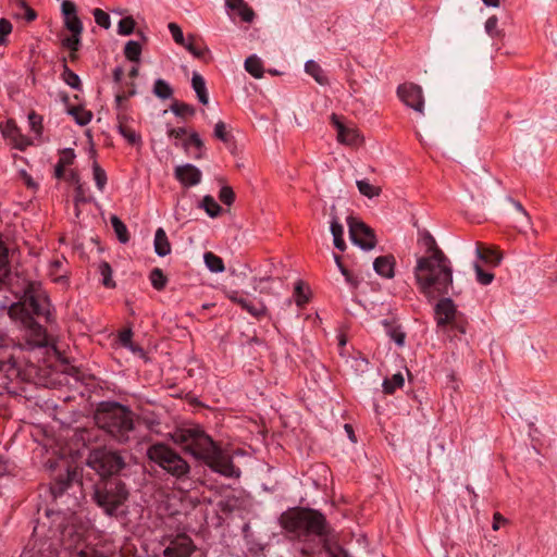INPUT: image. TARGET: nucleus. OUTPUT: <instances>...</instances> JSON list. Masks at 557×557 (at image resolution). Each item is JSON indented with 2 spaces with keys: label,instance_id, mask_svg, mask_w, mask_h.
Returning a JSON list of instances; mask_svg holds the SVG:
<instances>
[{
  "label": "nucleus",
  "instance_id": "nucleus-1",
  "mask_svg": "<svg viewBox=\"0 0 557 557\" xmlns=\"http://www.w3.org/2000/svg\"><path fill=\"white\" fill-rule=\"evenodd\" d=\"M173 441L196 459L203 460L213 471L227 476L238 478L240 471L232 458L200 428L187 426L178 429L173 434Z\"/></svg>",
  "mask_w": 557,
  "mask_h": 557
},
{
  "label": "nucleus",
  "instance_id": "nucleus-2",
  "mask_svg": "<svg viewBox=\"0 0 557 557\" xmlns=\"http://www.w3.org/2000/svg\"><path fill=\"white\" fill-rule=\"evenodd\" d=\"M413 274L420 293L429 300L447 295L453 285L450 261L442 250L418 258Z\"/></svg>",
  "mask_w": 557,
  "mask_h": 557
},
{
  "label": "nucleus",
  "instance_id": "nucleus-3",
  "mask_svg": "<svg viewBox=\"0 0 557 557\" xmlns=\"http://www.w3.org/2000/svg\"><path fill=\"white\" fill-rule=\"evenodd\" d=\"M49 307V300L39 285L29 283L21 301L12 305L9 313L11 317L20 319L23 325L37 337L36 342L41 346L45 341V330L34 320L32 314L48 317L50 313Z\"/></svg>",
  "mask_w": 557,
  "mask_h": 557
},
{
  "label": "nucleus",
  "instance_id": "nucleus-4",
  "mask_svg": "<svg viewBox=\"0 0 557 557\" xmlns=\"http://www.w3.org/2000/svg\"><path fill=\"white\" fill-rule=\"evenodd\" d=\"M95 423L113 440L128 443L135 431L134 414L119 403H102L95 413Z\"/></svg>",
  "mask_w": 557,
  "mask_h": 557
},
{
  "label": "nucleus",
  "instance_id": "nucleus-5",
  "mask_svg": "<svg viewBox=\"0 0 557 557\" xmlns=\"http://www.w3.org/2000/svg\"><path fill=\"white\" fill-rule=\"evenodd\" d=\"M280 523L286 532L297 537L314 535L325 539L330 533L325 517L320 511L310 508L288 509L281 515Z\"/></svg>",
  "mask_w": 557,
  "mask_h": 557
},
{
  "label": "nucleus",
  "instance_id": "nucleus-6",
  "mask_svg": "<svg viewBox=\"0 0 557 557\" xmlns=\"http://www.w3.org/2000/svg\"><path fill=\"white\" fill-rule=\"evenodd\" d=\"M127 497L125 484L117 479L101 481L94 486L92 499L108 516H115Z\"/></svg>",
  "mask_w": 557,
  "mask_h": 557
},
{
  "label": "nucleus",
  "instance_id": "nucleus-7",
  "mask_svg": "<svg viewBox=\"0 0 557 557\" xmlns=\"http://www.w3.org/2000/svg\"><path fill=\"white\" fill-rule=\"evenodd\" d=\"M86 466L94 470L101 481H107L108 478L120 474L126 467V461L120 453L98 447L89 451Z\"/></svg>",
  "mask_w": 557,
  "mask_h": 557
},
{
  "label": "nucleus",
  "instance_id": "nucleus-8",
  "mask_svg": "<svg viewBox=\"0 0 557 557\" xmlns=\"http://www.w3.org/2000/svg\"><path fill=\"white\" fill-rule=\"evenodd\" d=\"M149 460L176 479L187 478L190 467L188 462L175 450L165 444L158 443L147 449Z\"/></svg>",
  "mask_w": 557,
  "mask_h": 557
},
{
  "label": "nucleus",
  "instance_id": "nucleus-9",
  "mask_svg": "<svg viewBox=\"0 0 557 557\" xmlns=\"http://www.w3.org/2000/svg\"><path fill=\"white\" fill-rule=\"evenodd\" d=\"M61 12L64 17V26L71 33L62 39L61 44L71 51V59H76V52L81 47V37L84 30L83 22L77 15V8L71 0H63L61 3Z\"/></svg>",
  "mask_w": 557,
  "mask_h": 557
},
{
  "label": "nucleus",
  "instance_id": "nucleus-10",
  "mask_svg": "<svg viewBox=\"0 0 557 557\" xmlns=\"http://www.w3.org/2000/svg\"><path fill=\"white\" fill-rule=\"evenodd\" d=\"M351 242L363 250H372L376 246L374 231L354 216L347 219Z\"/></svg>",
  "mask_w": 557,
  "mask_h": 557
},
{
  "label": "nucleus",
  "instance_id": "nucleus-11",
  "mask_svg": "<svg viewBox=\"0 0 557 557\" xmlns=\"http://www.w3.org/2000/svg\"><path fill=\"white\" fill-rule=\"evenodd\" d=\"M397 95L407 107L413 109L420 114L424 113L423 91L419 85L412 83L399 85L397 88Z\"/></svg>",
  "mask_w": 557,
  "mask_h": 557
},
{
  "label": "nucleus",
  "instance_id": "nucleus-12",
  "mask_svg": "<svg viewBox=\"0 0 557 557\" xmlns=\"http://www.w3.org/2000/svg\"><path fill=\"white\" fill-rule=\"evenodd\" d=\"M331 122L337 131V141L342 145L357 147L363 143V137L359 129L352 124H345L339 116L333 113Z\"/></svg>",
  "mask_w": 557,
  "mask_h": 557
},
{
  "label": "nucleus",
  "instance_id": "nucleus-13",
  "mask_svg": "<svg viewBox=\"0 0 557 557\" xmlns=\"http://www.w3.org/2000/svg\"><path fill=\"white\" fill-rule=\"evenodd\" d=\"M196 546L186 534H177L169 540V545L163 549V557H190Z\"/></svg>",
  "mask_w": 557,
  "mask_h": 557
},
{
  "label": "nucleus",
  "instance_id": "nucleus-14",
  "mask_svg": "<svg viewBox=\"0 0 557 557\" xmlns=\"http://www.w3.org/2000/svg\"><path fill=\"white\" fill-rule=\"evenodd\" d=\"M435 312V320L437 323V326L441 329L446 327L447 324H450L454 322L456 318V306L454 301L448 298H442L434 308Z\"/></svg>",
  "mask_w": 557,
  "mask_h": 557
},
{
  "label": "nucleus",
  "instance_id": "nucleus-15",
  "mask_svg": "<svg viewBox=\"0 0 557 557\" xmlns=\"http://www.w3.org/2000/svg\"><path fill=\"white\" fill-rule=\"evenodd\" d=\"M174 175L185 187L198 185L202 177L201 171L190 163L177 165L175 168Z\"/></svg>",
  "mask_w": 557,
  "mask_h": 557
},
{
  "label": "nucleus",
  "instance_id": "nucleus-16",
  "mask_svg": "<svg viewBox=\"0 0 557 557\" xmlns=\"http://www.w3.org/2000/svg\"><path fill=\"white\" fill-rule=\"evenodd\" d=\"M395 258L392 255L375 258L373 262L374 271L382 277L393 278L395 275Z\"/></svg>",
  "mask_w": 557,
  "mask_h": 557
},
{
  "label": "nucleus",
  "instance_id": "nucleus-17",
  "mask_svg": "<svg viewBox=\"0 0 557 557\" xmlns=\"http://www.w3.org/2000/svg\"><path fill=\"white\" fill-rule=\"evenodd\" d=\"M331 233L333 235V243L338 250L344 251L346 249V244L343 238L344 227L339 223V219L336 214V207L334 205L331 207Z\"/></svg>",
  "mask_w": 557,
  "mask_h": 557
},
{
  "label": "nucleus",
  "instance_id": "nucleus-18",
  "mask_svg": "<svg viewBox=\"0 0 557 557\" xmlns=\"http://www.w3.org/2000/svg\"><path fill=\"white\" fill-rule=\"evenodd\" d=\"M225 7L231 11H236L246 23H251L255 20L253 10L244 0H226Z\"/></svg>",
  "mask_w": 557,
  "mask_h": 557
},
{
  "label": "nucleus",
  "instance_id": "nucleus-19",
  "mask_svg": "<svg viewBox=\"0 0 557 557\" xmlns=\"http://www.w3.org/2000/svg\"><path fill=\"white\" fill-rule=\"evenodd\" d=\"M77 480L76 471L67 470L65 476L58 479L51 485V493L54 498L60 497L64 494V492L70 488L74 481Z\"/></svg>",
  "mask_w": 557,
  "mask_h": 557
},
{
  "label": "nucleus",
  "instance_id": "nucleus-20",
  "mask_svg": "<svg viewBox=\"0 0 557 557\" xmlns=\"http://www.w3.org/2000/svg\"><path fill=\"white\" fill-rule=\"evenodd\" d=\"M154 251L159 257L168 256L171 252V244L162 227H159L154 234Z\"/></svg>",
  "mask_w": 557,
  "mask_h": 557
},
{
  "label": "nucleus",
  "instance_id": "nucleus-21",
  "mask_svg": "<svg viewBox=\"0 0 557 557\" xmlns=\"http://www.w3.org/2000/svg\"><path fill=\"white\" fill-rule=\"evenodd\" d=\"M191 86L197 95L198 100L202 104H208L209 97H208V91H207V87H206V82L200 74H198L196 72L193 74Z\"/></svg>",
  "mask_w": 557,
  "mask_h": 557
},
{
  "label": "nucleus",
  "instance_id": "nucleus-22",
  "mask_svg": "<svg viewBox=\"0 0 557 557\" xmlns=\"http://www.w3.org/2000/svg\"><path fill=\"white\" fill-rule=\"evenodd\" d=\"M305 71L320 85L327 84V78L324 75L322 67L313 60H309L305 64Z\"/></svg>",
  "mask_w": 557,
  "mask_h": 557
},
{
  "label": "nucleus",
  "instance_id": "nucleus-23",
  "mask_svg": "<svg viewBox=\"0 0 557 557\" xmlns=\"http://www.w3.org/2000/svg\"><path fill=\"white\" fill-rule=\"evenodd\" d=\"M475 253H476L478 259H480L486 263H491L493 265H498L502 261L500 253H498L490 248L482 249L478 244L475 247Z\"/></svg>",
  "mask_w": 557,
  "mask_h": 557
},
{
  "label": "nucleus",
  "instance_id": "nucleus-24",
  "mask_svg": "<svg viewBox=\"0 0 557 557\" xmlns=\"http://www.w3.org/2000/svg\"><path fill=\"white\" fill-rule=\"evenodd\" d=\"M67 113L72 115L75 122L81 126L87 125L92 117V113L82 107H71L67 109Z\"/></svg>",
  "mask_w": 557,
  "mask_h": 557
},
{
  "label": "nucleus",
  "instance_id": "nucleus-25",
  "mask_svg": "<svg viewBox=\"0 0 557 557\" xmlns=\"http://www.w3.org/2000/svg\"><path fill=\"white\" fill-rule=\"evenodd\" d=\"M245 70L256 78L263 76V66L257 55H250L245 60Z\"/></svg>",
  "mask_w": 557,
  "mask_h": 557
},
{
  "label": "nucleus",
  "instance_id": "nucleus-26",
  "mask_svg": "<svg viewBox=\"0 0 557 557\" xmlns=\"http://www.w3.org/2000/svg\"><path fill=\"white\" fill-rule=\"evenodd\" d=\"M199 207L202 208L210 218H216L222 212L221 206L210 195H207L202 198Z\"/></svg>",
  "mask_w": 557,
  "mask_h": 557
},
{
  "label": "nucleus",
  "instance_id": "nucleus-27",
  "mask_svg": "<svg viewBox=\"0 0 557 557\" xmlns=\"http://www.w3.org/2000/svg\"><path fill=\"white\" fill-rule=\"evenodd\" d=\"M203 260L207 268L213 273H221L225 269L223 260L211 251L203 255Z\"/></svg>",
  "mask_w": 557,
  "mask_h": 557
},
{
  "label": "nucleus",
  "instance_id": "nucleus-28",
  "mask_svg": "<svg viewBox=\"0 0 557 557\" xmlns=\"http://www.w3.org/2000/svg\"><path fill=\"white\" fill-rule=\"evenodd\" d=\"M110 222L119 240L122 244H126L129 240V235L126 225L116 215H112L110 218Z\"/></svg>",
  "mask_w": 557,
  "mask_h": 557
},
{
  "label": "nucleus",
  "instance_id": "nucleus-29",
  "mask_svg": "<svg viewBox=\"0 0 557 557\" xmlns=\"http://www.w3.org/2000/svg\"><path fill=\"white\" fill-rule=\"evenodd\" d=\"M384 325H385V329H386V332L388 334V336L399 346V347H403L405 345V338H406V334L405 332L400 329L399 325H395L391 322H387V321H384Z\"/></svg>",
  "mask_w": 557,
  "mask_h": 557
},
{
  "label": "nucleus",
  "instance_id": "nucleus-30",
  "mask_svg": "<svg viewBox=\"0 0 557 557\" xmlns=\"http://www.w3.org/2000/svg\"><path fill=\"white\" fill-rule=\"evenodd\" d=\"M356 185L358 187L359 193L370 199L379 197L382 191L381 187L374 186L366 180L357 181Z\"/></svg>",
  "mask_w": 557,
  "mask_h": 557
},
{
  "label": "nucleus",
  "instance_id": "nucleus-31",
  "mask_svg": "<svg viewBox=\"0 0 557 557\" xmlns=\"http://www.w3.org/2000/svg\"><path fill=\"white\" fill-rule=\"evenodd\" d=\"M61 541L64 548L70 550L73 547H77V544L81 541V535L75 533L73 528H65L62 531Z\"/></svg>",
  "mask_w": 557,
  "mask_h": 557
},
{
  "label": "nucleus",
  "instance_id": "nucleus-32",
  "mask_svg": "<svg viewBox=\"0 0 557 557\" xmlns=\"http://www.w3.org/2000/svg\"><path fill=\"white\" fill-rule=\"evenodd\" d=\"M10 274L8 249L0 243V287L5 284V280Z\"/></svg>",
  "mask_w": 557,
  "mask_h": 557
},
{
  "label": "nucleus",
  "instance_id": "nucleus-33",
  "mask_svg": "<svg viewBox=\"0 0 557 557\" xmlns=\"http://www.w3.org/2000/svg\"><path fill=\"white\" fill-rule=\"evenodd\" d=\"M124 54L132 62H139L141 54V46L138 41L129 40L124 47Z\"/></svg>",
  "mask_w": 557,
  "mask_h": 557
},
{
  "label": "nucleus",
  "instance_id": "nucleus-34",
  "mask_svg": "<svg viewBox=\"0 0 557 557\" xmlns=\"http://www.w3.org/2000/svg\"><path fill=\"white\" fill-rule=\"evenodd\" d=\"M153 94L160 99H169L173 95V89L164 79L158 78L153 85Z\"/></svg>",
  "mask_w": 557,
  "mask_h": 557
},
{
  "label": "nucleus",
  "instance_id": "nucleus-35",
  "mask_svg": "<svg viewBox=\"0 0 557 557\" xmlns=\"http://www.w3.org/2000/svg\"><path fill=\"white\" fill-rule=\"evenodd\" d=\"M404 385V376L400 372L394 374L392 379H386L383 382V389L387 394H392L396 388Z\"/></svg>",
  "mask_w": 557,
  "mask_h": 557
},
{
  "label": "nucleus",
  "instance_id": "nucleus-36",
  "mask_svg": "<svg viewBox=\"0 0 557 557\" xmlns=\"http://www.w3.org/2000/svg\"><path fill=\"white\" fill-rule=\"evenodd\" d=\"M150 282H151V285L153 286V288H156L157 290H161L165 287L168 278L163 274L161 269L154 268L150 272Z\"/></svg>",
  "mask_w": 557,
  "mask_h": 557
},
{
  "label": "nucleus",
  "instance_id": "nucleus-37",
  "mask_svg": "<svg viewBox=\"0 0 557 557\" xmlns=\"http://www.w3.org/2000/svg\"><path fill=\"white\" fill-rule=\"evenodd\" d=\"M62 78L72 88L77 90L81 89L82 84L78 75L72 72L65 63L63 65Z\"/></svg>",
  "mask_w": 557,
  "mask_h": 557
},
{
  "label": "nucleus",
  "instance_id": "nucleus-38",
  "mask_svg": "<svg viewBox=\"0 0 557 557\" xmlns=\"http://www.w3.org/2000/svg\"><path fill=\"white\" fill-rule=\"evenodd\" d=\"M99 272L102 276V284L108 287V288H112L115 286V283L114 281L112 280V269L110 267V264L106 261H102L100 264H99Z\"/></svg>",
  "mask_w": 557,
  "mask_h": 557
},
{
  "label": "nucleus",
  "instance_id": "nucleus-39",
  "mask_svg": "<svg viewBox=\"0 0 557 557\" xmlns=\"http://www.w3.org/2000/svg\"><path fill=\"white\" fill-rule=\"evenodd\" d=\"M171 111L177 116L194 115L196 112L193 106L178 101L171 104Z\"/></svg>",
  "mask_w": 557,
  "mask_h": 557
},
{
  "label": "nucleus",
  "instance_id": "nucleus-40",
  "mask_svg": "<svg viewBox=\"0 0 557 557\" xmlns=\"http://www.w3.org/2000/svg\"><path fill=\"white\" fill-rule=\"evenodd\" d=\"M92 173H94V180L96 182L97 188L100 191H102L107 184V174H106L104 170L97 162H94Z\"/></svg>",
  "mask_w": 557,
  "mask_h": 557
},
{
  "label": "nucleus",
  "instance_id": "nucleus-41",
  "mask_svg": "<svg viewBox=\"0 0 557 557\" xmlns=\"http://www.w3.org/2000/svg\"><path fill=\"white\" fill-rule=\"evenodd\" d=\"M119 133L127 140L129 145L133 146H140L141 145V136L136 133L133 128L129 126L119 128Z\"/></svg>",
  "mask_w": 557,
  "mask_h": 557
},
{
  "label": "nucleus",
  "instance_id": "nucleus-42",
  "mask_svg": "<svg viewBox=\"0 0 557 557\" xmlns=\"http://www.w3.org/2000/svg\"><path fill=\"white\" fill-rule=\"evenodd\" d=\"M136 22L132 16H126L119 22L117 32L120 35H131L135 29Z\"/></svg>",
  "mask_w": 557,
  "mask_h": 557
},
{
  "label": "nucleus",
  "instance_id": "nucleus-43",
  "mask_svg": "<svg viewBox=\"0 0 557 557\" xmlns=\"http://www.w3.org/2000/svg\"><path fill=\"white\" fill-rule=\"evenodd\" d=\"M92 15L95 17V22L100 27L104 29H109L111 27L110 15L101 9H94Z\"/></svg>",
  "mask_w": 557,
  "mask_h": 557
},
{
  "label": "nucleus",
  "instance_id": "nucleus-44",
  "mask_svg": "<svg viewBox=\"0 0 557 557\" xmlns=\"http://www.w3.org/2000/svg\"><path fill=\"white\" fill-rule=\"evenodd\" d=\"M295 300L298 307L304 306L309 300V295L301 281H298L295 285Z\"/></svg>",
  "mask_w": 557,
  "mask_h": 557
},
{
  "label": "nucleus",
  "instance_id": "nucleus-45",
  "mask_svg": "<svg viewBox=\"0 0 557 557\" xmlns=\"http://www.w3.org/2000/svg\"><path fill=\"white\" fill-rule=\"evenodd\" d=\"M195 39L194 35H188V42L184 45V47L195 57L198 59H202L206 53L209 52L207 48L200 49L196 47L193 41Z\"/></svg>",
  "mask_w": 557,
  "mask_h": 557
},
{
  "label": "nucleus",
  "instance_id": "nucleus-46",
  "mask_svg": "<svg viewBox=\"0 0 557 557\" xmlns=\"http://www.w3.org/2000/svg\"><path fill=\"white\" fill-rule=\"evenodd\" d=\"M485 32L491 37H498L500 36L502 32L498 29V18L497 16L493 15L488 17L485 22Z\"/></svg>",
  "mask_w": 557,
  "mask_h": 557
},
{
  "label": "nucleus",
  "instance_id": "nucleus-47",
  "mask_svg": "<svg viewBox=\"0 0 557 557\" xmlns=\"http://www.w3.org/2000/svg\"><path fill=\"white\" fill-rule=\"evenodd\" d=\"M474 268V271H475V274H476V280L480 284L482 285H488L492 283L493 278H494V274L490 273V272H484L481 268L480 264L478 263H474L473 265Z\"/></svg>",
  "mask_w": 557,
  "mask_h": 557
},
{
  "label": "nucleus",
  "instance_id": "nucleus-48",
  "mask_svg": "<svg viewBox=\"0 0 557 557\" xmlns=\"http://www.w3.org/2000/svg\"><path fill=\"white\" fill-rule=\"evenodd\" d=\"M248 313H250L252 317L259 318L265 314L267 307L262 301H258L253 304L252 301H249L248 307L246 309Z\"/></svg>",
  "mask_w": 557,
  "mask_h": 557
},
{
  "label": "nucleus",
  "instance_id": "nucleus-49",
  "mask_svg": "<svg viewBox=\"0 0 557 557\" xmlns=\"http://www.w3.org/2000/svg\"><path fill=\"white\" fill-rule=\"evenodd\" d=\"M219 199L226 206H231L235 200V194L230 186H223L219 193Z\"/></svg>",
  "mask_w": 557,
  "mask_h": 557
},
{
  "label": "nucleus",
  "instance_id": "nucleus-50",
  "mask_svg": "<svg viewBox=\"0 0 557 557\" xmlns=\"http://www.w3.org/2000/svg\"><path fill=\"white\" fill-rule=\"evenodd\" d=\"M28 121L32 131L37 135H40L42 131V117L33 111L28 115Z\"/></svg>",
  "mask_w": 557,
  "mask_h": 557
},
{
  "label": "nucleus",
  "instance_id": "nucleus-51",
  "mask_svg": "<svg viewBox=\"0 0 557 557\" xmlns=\"http://www.w3.org/2000/svg\"><path fill=\"white\" fill-rule=\"evenodd\" d=\"M168 28H169L170 33L172 34L174 41L177 45L184 46L186 44L182 28L176 23H170L168 25Z\"/></svg>",
  "mask_w": 557,
  "mask_h": 557
},
{
  "label": "nucleus",
  "instance_id": "nucleus-52",
  "mask_svg": "<svg viewBox=\"0 0 557 557\" xmlns=\"http://www.w3.org/2000/svg\"><path fill=\"white\" fill-rule=\"evenodd\" d=\"M12 32V24L7 18L0 20V45H4L7 42V37Z\"/></svg>",
  "mask_w": 557,
  "mask_h": 557
},
{
  "label": "nucleus",
  "instance_id": "nucleus-53",
  "mask_svg": "<svg viewBox=\"0 0 557 557\" xmlns=\"http://www.w3.org/2000/svg\"><path fill=\"white\" fill-rule=\"evenodd\" d=\"M214 136L221 141L227 143L230 139L224 122L219 121L214 126Z\"/></svg>",
  "mask_w": 557,
  "mask_h": 557
},
{
  "label": "nucleus",
  "instance_id": "nucleus-54",
  "mask_svg": "<svg viewBox=\"0 0 557 557\" xmlns=\"http://www.w3.org/2000/svg\"><path fill=\"white\" fill-rule=\"evenodd\" d=\"M515 208L520 212L521 219L519 221L522 228H527L530 226V216L527 211L523 209L522 205L518 201L510 199Z\"/></svg>",
  "mask_w": 557,
  "mask_h": 557
},
{
  "label": "nucleus",
  "instance_id": "nucleus-55",
  "mask_svg": "<svg viewBox=\"0 0 557 557\" xmlns=\"http://www.w3.org/2000/svg\"><path fill=\"white\" fill-rule=\"evenodd\" d=\"M131 88L127 92H123V94H117L115 96V103H116V108L117 109H122L124 108L123 107V101L127 100L129 97L134 96L136 94V86L134 83H131L129 84Z\"/></svg>",
  "mask_w": 557,
  "mask_h": 557
},
{
  "label": "nucleus",
  "instance_id": "nucleus-56",
  "mask_svg": "<svg viewBox=\"0 0 557 557\" xmlns=\"http://www.w3.org/2000/svg\"><path fill=\"white\" fill-rule=\"evenodd\" d=\"M226 296H227V298H228L231 301H233V302H235V304L239 305V306H240L243 309H245V310L247 309L248 304H249V301H250V300H248V299H246V298H244V297L239 296V294H238V292H237V290H230V292H226Z\"/></svg>",
  "mask_w": 557,
  "mask_h": 557
},
{
  "label": "nucleus",
  "instance_id": "nucleus-57",
  "mask_svg": "<svg viewBox=\"0 0 557 557\" xmlns=\"http://www.w3.org/2000/svg\"><path fill=\"white\" fill-rule=\"evenodd\" d=\"M75 159V152L71 148L63 149L61 152V157L59 159V163L66 166L73 163Z\"/></svg>",
  "mask_w": 557,
  "mask_h": 557
},
{
  "label": "nucleus",
  "instance_id": "nucleus-58",
  "mask_svg": "<svg viewBox=\"0 0 557 557\" xmlns=\"http://www.w3.org/2000/svg\"><path fill=\"white\" fill-rule=\"evenodd\" d=\"M119 112H117V115H116V120H117V129L119 128H123V127H127L129 126V122L133 121V117L129 116L125 111H124V108L122 109H117Z\"/></svg>",
  "mask_w": 557,
  "mask_h": 557
},
{
  "label": "nucleus",
  "instance_id": "nucleus-59",
  "mask_svg": "<svg viewBox=\"0 0 557 557\" xmlns=\"http://www.w3.org/2000/svg\"><path fill=\"white\" fill-rule=\"evenodd\" d=\"M75 197L74 202L75 207L77 208L79 203H86L88 201V198L86 197L85 189L83 187V184H78L75 186Z\"/></svg>",
  "mask_w": 557,
  "mask_h": 557
},
{
  "label": "nucleus",
  "instance_id": "nucleus-60",
  "mask_svg": "<svg viewBox=\"0 0 557 557\" xmlns=\"http://www.w3.org/2000/svg\"><path fill=\"white\" fill-rule=\"evenodd\" d=\"M132 335L133 333L131 329L124 330L123 332L120 333V343L126 348H132Z\"/></svg>",
  "mask_w": 557,
  "mask_h": 557
},
{
  "label": "nucleus",
  "instance_id": "nucleus-61",
  "mask_svg": "<svg viewBox=\"0 0 557 557\" xmlns=\"http://www.w3.org/2000/svg\"><path fill=\"white\" fill-rule=\"evenodd\" d=\"M424 242H425V246L428 247L429 255H434L435 250H441L437 247L435 239L429 233H426V235L424 237Z\"/></svg>",
  "mask_w": 557,
  "mask_h": 557
},
{
  "label": "nucleus",
  "instance_id": "nucleus-62",
  "mask_svg": "<svg viewBox=\"0 0 557 557\" xmlns=\"http://www.w3.org/2000/svg\"><path fill=\"white\" fill-rule=\"evenodd\" d=\"M342 274L344 275L346 282L354 288H357L359 286L360 281L358 280V277L352 275L347 269H342Z\"/></svg>",
  "mask_w": 557,
  "mask_h": 557
},
{
  "label": "nucleus",
  "instance_id": "nucleus-63",
  "mask_svg": "<svg viewBox=\"0 0 557 557\" xmlns=\"http://www.w3.org/2000/svg\"><path fill=\"white\" fill-rule=\"evenodd\" d=\"M189 143L194 144L198 149H201L203 147V141L197 133L190 134Z\"/></svg>",
  "mask_w": 557,
  "mask_h": 557
},
{
  "label": "nucleus",
  "instance_id": "nucleus-64",
  "mask_svg": "<svg viewBox=\"0 0 557 557\" xmlns=\"http://www.w3.org/2000/svg\"><path fill=\"white\" fill-rule=\"evenodd\" d=\"M493 530L494 531H497L499 529V523L500 522H507V520L499 513V512H495L494 516H493Z\"/></svg>",
  "mask_w": 557,
  "mask_h": 557
}]
</instances>
